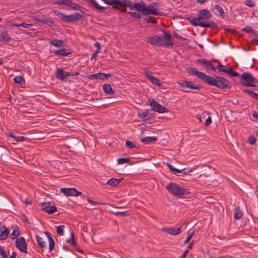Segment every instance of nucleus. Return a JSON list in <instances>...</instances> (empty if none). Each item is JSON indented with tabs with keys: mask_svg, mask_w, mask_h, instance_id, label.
Here are the masks:
<instances>
[{
	"mask_svg": "<svg viewBox=\"0 0 258 258\" xmlns=\"http://www.w3.org/2000/svg\"><path fill=\"white\" fill-rule=\"evenodd\" d=\"M189 70V73L196 76L204 83L210 86L216 87L220 89H230L231 88L229 81L223 77L208 76L204 73L199 72L195 68H190Z\"/></svg>",
	"mask_w": 258,
	"mask_h": 258,
	"instance_id": "f257e3e1",
	"label": "nucleus"
},
{
	"mask_svg": "<svg viewBox=\"0 0 258 258\" xmlns=\"http://www.w3.org/2000/svg\"><path fill=\"white\" fill-rule=\"evenodd\" d=\"M173 35H174V36L178 40H182V41H184V40H186V39H185V38L184 37H182L180 36H179L175 31H173Z\"/></svg>",
	"mask_w": 258,
	"mask_h": 258,
	"instance_id": "864d4df0",
	"label": "nucleus"
},
{
	"mask_svg": "<svg viewBox=\"0 0 258 258\" xmlns=\"http://www.w3.org/2000/svg\"><path fill=\"white\" fill-rule=\"evenodd\" d=\"M245 5L250 8H253L255 6V4L252 0H246Z\"/></svg>",
	"mask_w": 258,
	"mask_h": 258,
	"instance_id": "de8ad7c7",
	"label": "nucleus"
},
{
	"mask_svg": "<svg viewBox=\"0 0 258 258\" xmlns=\"http://www.w3.org/2000/svg\"><path fill=\"white\" fill-rule=\"evenodd\" d=\"M48 240L49 242V251H51L54 248L55 242L52 237H49Z\"/></svg>",
	"mask_w": 258,
	"mask_h": 258,
	"instance_id": "72a5a7b5",
	"label": "nucleus"
},
{
	"mask_svg": "<svg viewBox=\"0 0 258 258\" xmlns=\"http://www.w3.org/2000/svg\"><path fill=\"white\" fill-rule=\"evenodd\" d=\"M150 105L152 109L159 113L168 112V110L164 106L159 104L158 102L156 101L154 99L151 100Z\"/></svg>",
	"mask_w": 258,
	"mask_h": 258,
	"instance_id": "6e6552de",
	"label": "nucleus"
},
{
	"mask_svg": "<svg viewBox=\"0 0 258 258\" xmlns=\"http://www.w3.org/2000/svg\"><path fill=\"white\" fill-rule=\"evenodd\" d=\"M114 214L116 216L120 215L122 217H125L128 216L129 215V214L127 211H124V212H113Z\"/></svg>",
	"mask_w": 258,
	"mask_h": 258,
	"instance_id": "37998d69",
	"label": "nucleus"
},
{
	"mask_svg": "<svg viewBox=\"0 0 258 258\" xmlns=\"http://www.w3.org/2000/svg\"><path fill=\"white\" fill-rule=\"evenodd\" d=\"M151 72L149 73L146 72L144 73V75L148 80H149L151 82L152 84L157 86H160L161 84L160 83L159 80L157 79L156 77H155L154 76H152L151 75Z\"/></svg>",
	"mask_w": 258,
	"mask_h": 258,
	"instance_id": "a211bd4d",
	"label": "nucleus"
},
{
	"mask_svg": "<svg viewBox=\"0 0 258 258\" xmlns=\"http://www.w3.org/2000/svg\"><path fill=\"white\" fill-rule=\"evenodd\" d=\"M147 23H151L152 24H156L157 20L154 17L149 16L147 18L145 19Z\"/></svg>",
	"mask_w": 258,
	"mask_h": 258,
	"instance_id": "a19ab883",
	"label": "nucleus"
},
{
	"mask_svg": "<svg viewBox=\"0 0 258 258\" xmlns=\"http://www.w3.org/2000/svg\"><path fill=\"white\" fill-rule=\"evenodd\" d=\"M11 40V38L7 32H2L0 35V42L5 43L9 42Z\"/></svg>",
	"mask_w": 258,
	"mask_h": 258,
	"instance_id": "393cba45",
	"label": "nucleus"
},
{
	"mask_svg": "<svg viewBox=\"0 0 258 258\" xmlns=\"http://www.w3.org/2000/svg\"><path fill=\"white\" fill-rule=\"evenodd\" d=\"M79 75V72H64L62 69H58L56 73V77L61 81L64 80L68 76H75Z\"/></svg>",
	"mask_w": 258,
	"mask_h": 258,
	"instance_id": "1a4fd4ad",
	"label": "nucleus"
},
{
	"mask_svg": "<svg viewBox=\"0 0 258 258\" xmlns=\"http://www.w3.org/2000/svg\"><path fill=\"white\" fill-rule=\"evenodd\" d=\"M194 234H195L194 231H192L190 234H189L186 237V239L184 240V243L186 244V243H188L190 241V240H191L192 236L194 235Z\"/></svg>",
	"mask_w": 258,
	"mask_h": 258,
	"instance_id": "09e8293b",
	"label": "nucleus"
},
{
	"mask_svg": "<svg viewBox=\"0 0 258 258\" xmlns=\"http://www.w3.org/2000/svg\"><path fill=\"white\" fill-rule=\"evenodd\" d=\"M242 30L243 31L245 32L246 33H251L254 34L255 33L254 30L252 29L251 27H249V26H246V27H244V28H243L242 29Z\"/></svg>",
	"mask_w": 258,
	"mask_h": 258,
	"instance_id": "79ce46f5",
	"label": "nucleus"
},
{
	"mask_svg": "<svg viewBox=\"0 0 258 258\" xmlns=\"http://www.w3.org/2000/svg\"><path fill=\"white\" fill-rule=\"evenodd\" d=\"M0 232V240L6 239L9 234L8 228L5 225H4L1 227Z\"/></svg>",
	"mask_w": 258,
	"mask_h": 258,
	"instance_id": "aec40b11",
	"label": "nucleus"
},
{
	"mask_svg": "<svg viewBox=\"0 0 258 258\" xmlns=\"http://www.w3.org/2000/svg\"><path fill=\"white\" fill-rule=\"evenodd\" d=\"M35 237L39 246L42 248H46L47 247L46 244L43 241L42 238L38 234L36 235Z\"/></svg>",
	"mask_w": 258,
	"mask_h": 258,
	"instance_id": "cd10ccee",
	"label": "nucleus"
},
{
	"mask_svg": "<svg viewBox=\"0 0 258 258\" xmlns=\"http://www.w3.org/2000/svg\"><path fill=\"white\" fill-rule=\"evenodd\" d=\"M194 23L196 25H199L203 28H210L212 29L217 28V24L214 22H201L199 24H197L194 22Z\"/></svg>",
	"mask_w": 258,
	"mask_h": 258,
	"instance_id": "6ab92c4d",
	"label": "nucleus"
},
{
	"mask_svg": "<svg viewBox=\"0 0 258 258\" xmlns=\"http://www.w3.org/2000/svg\"><path fill=\"white\" fill-rule=\"evenodd\" d=\"M41 206L42 207V210L49 214H52L57 211L56 207L54 206H51L49 202L42 203L41 204Z\"/></svg>",
	"mask_w": 258,
	"mask_h": 258,
	"instance_id": "2eb2a0df",
	"label": "nucleus"
},
{
	"mask_svg": "<svg viewBox=\"0 0 258 258\" xmlns=\"http://www.w3.org/2000/svg\"><path fill=\"white\" fill-rule=\"evenodd\" d=\"M32 26V24H27L25 23H20V27H23L24 28H28L29 26Z\"/></svg>",
	"mask_w": 258,
	"mask_h": 258,
	"instance_id": "680f3d73",
	"label": "nucleus"
},
{
	"mask_svg": "<svg viewBox=\"0 0 258 258\" xmlns=\"http://www.w3.org/2000/svg\"><path fill=\"white\" fill-rule=\"evenodd\" d=\"M117 5L114 6L113 5L112 8L115 10H120L121 12L122 13H126V7H122V8L121 9L120 7H118L117 6Z\"/></svg>",
	"mask_w": 258,
	"mask_h": 258,
	"instance_id": "8fccbe9b",
	"label": "nucleus"
},
{
	"mask_svg": "<svg viewBox=\"0 0 258 258\" xmlns=\"http://www.w3.org/2000/svg\"><path fill=\"white\" fill-rule=\"evenodd\" d=\"M150 111V110L147 109L145 111L143 112L140 114V117L144 120H148L150 118V116H149Z\"/></svg>",
	"mask_w": 258,
	"mask_h": 258,
	"instance_id": "2f4dec72",
	"label": "nucleus"
},
{
	"mask_svg": "<svg viewBox=\"0 0 258 258\" xmlns=\"http://www.w3.org/2000/svg\"><path fill=\"white\" fill-rule=\"evenodd\" d=\"M197 62L205 66V65L206 64L207 62V60H206V59L199 58L197 60Z\"/></svg>",
	"mask_w": 258,
	"mask_h": 258,
	"instance_id": "4d7b16f0",
	"label": "nucleus"
},
{
	"mask_svg": "<svg viewBox=\"0 0 258 258\" xmlns=\"http://www.w3.org/2000/svg\"><path fill=\"white\" fill-rule=\"evenodd\" d=\"M234 218L235 220H239L243 216V213L238 206L235 207L233 212Z\"/></svg>",
	"mask_w": 258,
	"mask_h": 258,
	"instance_id": "4be33fe9",
	"label": "nucleus"
},
{
	"mask_svg": "<svg viewBox=\"0 0 258 258\" xmlns=\"http://www.w3.org/2000/svg\"><path fill=\"white\" fill-rule=\"evenodd\" d=\"M205 67L207 70L211 69L214 71H215L216 70V67L211 62V61L207 60L206 64L205 65Z\"/></svg>",
	"mask_w": 258,
	"mask_h": 258,
	"instance_id": "473e14b6",
	"label": "nucleus"
},
{
	"mask_svg": "<svg viewBox=\"0 0 258 258\" xmlns=\"http://www.w3.org/2000/svg\"><path fill=\"white\" fill-rule=\"evenodd\" d=\"M99 73H98L97 74L90 75L88 76V78L90 80H95V79H99Z\"/></svg>",
	"mask_w": 258,
	"mask_h": 258,
	"instance_id": "603ef678",
	"label": "nucleus"
},
{
	"mask_svg": "<svg viewBox=\"0 0 258 258\" xmlns=\"http://www.w3.org/2000/svg\"><path fill=\"white\" fill-rule=\"evenodd\" d=\"M132 10L135 9L138 12H141L144 15H149L150 14L162 16V13L157 11L156 9L148 8V6L143 2L141 3H134L132 5Z\"/></svg>",
	"mask_w": 258,
	"mask_h": 258,
	"instance_id": "20e7f679",
	"label": "nucleus"
},
{
	"mask_svg": "<svg viewBox=\"0 0 258 258\" xmlns=\"http://www.w3.org/2000/svg\"><path fill=\"white\" fill-rule=\"evenodd\" d=\"M60 191L66 196L78 197L82 195V192L78 191L75 188H61Z\"/></svg>",
	"mask_w": 258,
	"mask_h": 258,
	"instance_id": "ddd939ff",
	"label": "nucleus"
},
{
	"mask_svg": "<svg viewBox=\"0 0 258 258\" xmlns=\"http://www.w3.org/2000/svg\"><path fill=\"white\" fill-rule=\"evenodd\" d=\"M91 204L93 205H105L104 203H101L100 202H98V201H93V200L91 202Z\"/></svg>",
	"mask_w": 258,
	"mask_h": 258,
	"instance_id": "0e129e2a",
	"label": "nucleus"
},
{
	"mask_svg": "<svg viewBox=\"0 0 258 258\" xmlns=\"http://www.w3.org/2000/svg\"><path fill=\"white\" fill-rule=\"evenodd\" d=\"M251 75L247 73H243L241 76L240 82L241 83L245 86L254 87L256 85L251 83L250 78Z\"/></svg>",
	"mask_w": 258,
	"mask_h": 258,
	"instance_id": "9b49d317",
	"label": "nucleus"
},
{
	"mask_svg": "<svg viewBox=\"0 0 258 258\" xmlns=\"http://www.w3.org/2000/svg\"><path fill=\"white\" fill-rule=\"evenodd\" d=\"M215 8L219 12L220 16L222 18H224V11H223V9L218 5H216L215 6Z\"/></svg>",
	"mask_w": 258,
	"mask_h": 258,
	"instance_id": "ea45409f",
	"label": "nucleus"
},
{
	"mask_svg": "<svg viewBox=\"0 0 258 258\" xmlns=\"http://www.w3.org/2000/svg\"><path fill=\"white\" fill-rule=\"evenodd\" d=\"M157 140L158 139L156 137H147L142 138L141 141L143 143L149 144L150 143L156 142Z\"/></svg>",
	"mask_w": 258,
	"mask_h": 258,
	"instance_id": "b1692460",
	"label": "nucleus"
},
{
	"mask_svg": "<svg viewBox=\"0 0 258 258\" xmlns=\"http://www.w3.org/2000/svg\"><path fill=\"white\" fill-rule=\"evenodd\" d=\"M56 15L64 22L73 23L81 20H84L85 17L83 15L79 13H76L74 15H66L62 12L55 11Z\"/></svg>",
	"mask_w": 258,
	"mask_h": 258,
	"instance_id": "423d86ee",
	"label": "nucleus"
},
{
	"mask_svg": "<svg viewBox=\"0 0 258 258\" xmlns=\"http://www.w3.org/2000/svg\"><path fill=\"white\" fill-rule=\"evenodd\" d=\"M166 189L172 195L178 198H189L191 193L187 188H182L175 183L170 182L166 186Z\"/></svg>",
	"mask_w": 258,
	"mask_h": 258,
	"instance_id": "7ed1b4c3",
	"label": "nucleus"
},
{
	"mask_svg": "<svg viewBox=\"0 0 258 258\" xmlns=\"http://www.w3.org/2000/svg\"><path fill=\"white\" fill-rule=\"evenodd\" d=\"M125 146H126L127 148H128L129 149L134 148L136 147L135 144L130 141H126Z\"/></svg>",
	"mask_w": 258,
	"mask_h": 258,
	"instance_id": "49530a36",
	"label": "nucleus"
},
{
	"mask_svg": "<svg viewBox=\"0 0 258 258\" xmlns=\"http://www.w3.org/2000/svg\"><path fill=\"white\" fill-rule=\"evenodd\" d=\"M127 14H129L133 18L137 19H140L141 18V15L137 13L128 12H127Z\"/></svg>",
	"mask_w": 258,
	"mask_h": 258,
	"instance_id": "a18cd8bd",
	"label": "nucleus"
},
{
	"mask_svg": "<svg viewBox=\"0 0 258 258\" xmlns=\"http://www.w3.org/2000/svg\"><path fill=\"white\" fill-rule=\"evenodd\" d=\"M198 13V17L197 18L190 19L187 18V20L189 22L190 24L194 26H197L194 23V22L197 24H199L201 22H204L201 21L202 20H209L212 17V14L209 10L207 9L198 10L197 11Z\"/></svg>",
	"mask_w": 258,
	"mask_h": 258,
	"instance_id": "39448f33",
	"label": "nucleus"
},
{
	"mask_svg": "<svg viewBox=\"0 0 258 258\" xmlns=\"http://www.w3.org/2000/svg\"><path fill=\"white\" fill-rule=\"evenodd\" d=\"M53 53L57 56H66L71 54L72 52L70 49L61 48L59 50H56L53 51Z\"/></svg>",
	"mask_w": 258,
	"mask_h": 258,
	"instance_id": "412c9836",
	"label": "nucleus"
},
{
	"mask_svg": "<svg viewBox=\"0 0 258 258\" xmlns=\"http://www.w3.org/2000/svg\"><path fill=\"white\" fill-rule=\"evenodd\" d=\"M256 141V139L253 136H249L248 138V142L250 145L254 144Z\"/></svg>",
	"mask_w": 258,
	"mask_h": 258,
	"instance_id": "5fc2aeb1",
	"label": "nucleus"
},
{
	"mask_svg": "<svg viewBox=\"0 0 258 258\" xmlns=\"http://www.w3.org/2000/svg\"><path fill=\"white\" fill-rule=\"evenodd\" d=\"M71 241H72V244L75 247H76L77 246V243L75 241V235H74V232H72L71 233Z\"/></svg>",
	"mask_w": 258,
	"mask_h": 258,
	"instance_id": "6e6d98bb",
	"label": "nucleus"
},
{
	"mask_svg": "<svg viewBox=\"0 0 258 258\" xmlns=\"http://www.w3.org/2000/svg\"><path fill=\"white\" fill-rule=\"evenodd\" d=\"M178 84L183 88H187L191 89H196L199 90L201 87L197 84H194L190 81L182 80L178 83Z\"/></svg>",
	"mask_w": 258,
	"mask_h": 258,
	"instance_id": "4468645a",
	"label": "nucleus"
},
{
	"mask_svg": "<svg viewBox=\"0 0 258 258\" xmlns=\"http://www.w3.org/2000/svg\"><path fill=\"white\" fill-rule=\"evenodd\" d=\"M112 75V74H105V73H99V79L101 80H105L108 77H111Z\"/></svg>",
	"mask_w": 258,
	"mask_h": 258,
	"instance_id": "f704fd0d",
	"label": "nucleus"
},
{
	"mask_svg": "<svg viewBox=\"0 0 258 258\" xmlns=\"http://www.w3.org/2000/svg\"><path fill=\"white\" fill-rule=\"evenodd\" d=\"M8 153V149L6 147L2 146V149H0V156L7 155Z\"/></svg>",
	"mask_w": 258,
	"mask_h": 258,
	"instance_id": "58836bf2",
	"label": "nucleus"
},
{
	"mask_svg": "<svg viewBox=\"0 0 258 258\" xmlns=\"http://www.w3.org/2000/svg\"><path fill=\"white\" fill-rule=\"evenodd\" d=\"M94 46L97 48V50L96 51H97V53H99L100 50L101 49V46H100V44L99 42H96L94 44Z\"/></svg>",
	"mask_w": 258,
	"mask_h": 258,
	"instance_id": "052dcab7",
	"label": "nucleus"
},
{
	"mask_svg": "<svg viewBox=\"0 0 258 258\" xmlns=\"http://www.w3.org/2000/svg\"><path fill=\"white\" fill-rule=\"evenodd\" d=\"M23 80H24V78L21 76H16L14 78V81L16 84H21Z\"/></svg>",
	"mask_w": 258,
	"mask_h": 258,
	"instance_id": "c03bdc74",
	"label": "nucleus"
},
{
	"mask_svg": "<svg viewBox=\"0 0 258 258\" xmlns=\"http://www.w3.org/2000/svg\"><path fill=\"white\" fill-rule=\"evenodd\" d=\"M167 165L170 169V170L173 172L174 171V169H175V167H174L173 166H172L170 163H167Z\"/></svg>",
	"mask_w": 258,
	"mask_h": 258,
	"instance_id": "774afa93",
	"label": "nucleus"
},
{
	"mask_svg": "<svg viewBox=\"0 0 258 258\" xmlns=\"http://www.w3.org/2000/svg\"><path fill=\"white\" fill-rule=\"evenodd\" d=\"M14 139L17 142H22L25 141L26 139V138H25L23 136H18L17 135H15V137H14Z\"/></svg>",
	"mask_w": 258,
	"mask_h": 258,
	"instance_id": "3c124183",
	"label": "nucleus"
},
{
	"mask_svg": "<svg viewBox=\"0 0 258 258\" xmlns=\"http://www.w3.org/2000/svg\"><path fill=\"white\" fill-rule=\"evenodd\" d=\"M105 4L111 6L116 5L120 7H129L131 10H132L133 3L130 0H101Z\"/></svg>",
	"mask_w": 258,
	"mask_h": 258,
	"instance_id": "0eeeda50",
	"label": "nucleus"
},
{
	"mask_svg": "<svg viewBox=\"0 0 258 258\" xmlns=\"http://www.w3.org/2000/svg\"><path fill=\"white\" fill-rule=\"evenodd\" d=\"M243 92L247 93L253 98L258 100V94L254 92L253 91L249 90H244Z\"/></svg>",
	"mask_w": 258,
	"mask_h": 258,
	"instance_id": "c9c22d12",
	"label": "nucleus"
},
{
	"mask_svg": "<svg viewBox=\"0 0 258 258\" xmlns=\"http://www.w3.org/2000/svg\"><path fill=\"white\" fill-rule=\"evenodd\" d=\"M251 83H253L258 82V80L252 76V75H251V78H250Z\"/></svg>",
	"mask_w": 258,
	"mask_h": 258,
	"instance_id": "338daca9",
	"label": "nucleus"
},
{
	"mask_svg": "<svg viewBox=\"0 0 258 258\" xmlns=\"http://www.w3.org/2000/svg\"><path fill=\"white\" fill-rule=\"evenodd\" d=\"M64 226L63 225H60L57 227L56 232L59 235H62L64 233Z\"/></svg>",
	"mask_w": 258,
	"mask_h": 258,
	"instance_id": "4c0bfd02",
	"label": "nucleus"
},
{
	"mask_svg": "<svg viewBox=\"0 0 258 258\" xmlns=\"http://www.w3.org/2000/svg\"><path fill=\"white\" fill-rule=\"evenodd\" d=\"M182 170L183 174H186L189 172H191L192 170V168H184L183 169H182Z\"/></svg>",
	"mask_w": 258,
	"mask_h": 258,
	"instance_id": "13d9d810",
	"label": "nucleus"
},
{
	"mask_svg": "<svg viewBox=\"0 0 258 258\" xmlns=\"http://www.w3.org/2000/svg\"><path fill=\"white\" fill-rule=\"evenodd\" d=\"M49 44L56 47L62 46L63 41L62 40L53 39L49 42Z\"/></svg>",
	"mask_w": 258,
	"mask_h": 258,
	"instance_id": "7c9ffc66",
	"label": "nucleus"
},
{
	"mask_svg": "<svg viewBox=\"0 0 258 258\" xmlns=\"http://www.w3.org/2000/svg\"><path fill=\"white\" fill-rule=\"evenodd\" d=\"M37 16H35V20H36V21H38V22H41L43 24H47L48 26H52L53 23H54V22L51 20L50 19H38L37 18H36Z\"/></svg>",
	"mask_w": 258,
	"mask_h": 258,
	"instance_id": "c85d7f7f",
	"label": "nucleus"
},
{
	"mask_svg": "<svg viewBox=\"0 0 258 258\" xmlns=\"http://www.w3.org/2000/svg\"><path fill=\"white\" fill-rule=\"evenodd\" d=\"M122 179V178L116 179L111 178L108 180L107 184L112 186H116L120 183Z\"/></svg>",
	"mask_w": 258,
	"mask_h": 258,
	"instance_id": "bb28decb",
	"label": "nucleus"
},
{
	"mask_svg": "<svg viewBox=\"0 0 258 258\" xmlns=\"http://www.w3.org/2000/svg\"><path fill=\"white\" fill-rule=\"evenodd\" d=\"M188 252H189V250L188 249L186 250L183 252V253L181 255L180 258H185L187 256Z\"/></svg>",
	"mask_w": 258,
	"mask_h": 258,
	"instance_id": "69168bd1",
	"label": "nucleus"
},
{
	"mask_svg": "<svg viewBox=\"0 0 258 258\" xmlns=\"http://www.w3.org/2000/svg\"><path fill=\"white\" fill-rule=\"evenodd\" d=\"M16 246L21 252L27 253V244L23 237H20L16 239Z\"/></svg>",
	"mask_w": 258,
	"mask_h": 258,
	"instance_id": "9d476101",
	"label": "nucleus"
},
{
	"mask_svg": "<svg viewBox=\"0 0 258 258\" xmlns=\"http://www.w3.org/2000/svg\"><path fill=\"white\" fill-rule=\"evenodd\" d=\"M162 32L163 33V37L165 40L159 36H154L148 38L147 42L154 46H164L165 47H172L174 43L171 42V35L169 31L163 29Z\"/></svg>",
	"mask_w": 258,
	"mask_h": 258,
	"instance_id": "f03ea898",
	"label": "nucleus"
},
{
	"mask_svg": "<svg viewBox=\"0 0 258 258\" xmlns=\"http://www.w3.org/2000/svg\"><path fill=\"white\" fill-rule=\"evenodd\" d=\"M20 228L16 226L11 235V238L12 239H16L18 236L20 235Z\"/></svg>",
	"mask_w": 258,
	"mask_h": 258,
	"instance_id": "c756f323",
	"label": "nucleus"
},
{
	"mask_svg": "<svg viewBox=\"0 0 258 258\" xmlns=\"http://www.w3.org/2000/svg\"><path fill=\"white\" fill-rule=\"evenodd\" d=\"M88 2L89 3L92 7L95 8L98 11H102L105 9L104 7L99 6L95 0H88Z\"/></svg>",
	"mask_w": 258,
	"mask_h": 258,
	"instance_id": "a878e982",
	"label": "nucleus"
},
{
	"mask_svg": "<svg viewBox=\"0 0 258 258\" xmlns=\"http://www.w3.org/2000/svg\"><path fill=\"white\" fill-rule=\"evenodd\" d=\"M57 5H64L68 7L67 10H74L75 9H78L79 8V5L74 3L72 1H69L68 2L66 1H58L56 3Z\"/></svg>",
	"mask_w": 258,
	"mask_h": 258,
	"instance_id": "dca6fc26",
	"label": "nucleus"
},
{
	"mask_svg": "<svg viewBox=\"0 0 258 258\" xmlns=\"http://www.w3.org/2000/svg\"><path fill=\"white\" fill-rule=\"evenodd\" d=\"M103 90L107 95H112L115 93V91L112 89L110 85L108 84H104L103 85Z\"/></svg>",
	"mask_w": 258,
	"mask_h": 258,
	"instance_id": "5701e85b",
	"label": "nucleus"
},
{
	"mask_svg": "<svg viewBox=\"0 0 258 258\" xmlns=\"http://www.w3.org/2000/svg\"><path fill=\"white\" fill-rule=\"evenodd\" d=\"M162 230L172 235H176L181 232V227L177 228L163 227Z\"/></svg>",
	"mask_w": 258,
	"mask_h": 258,
	"instance_id": "f3484780",
	"label": "nucleus"
},
{
	"mask_svg": "<svg viewBox=\"0 0 258 258\" xmlns=\"http://www.w3.org/2000/svg\"><path fill=\"white\" fill-rule=\"evenodd\" d=\"M158 6V4L157 3H156L155 2H152V3H151V4H150L149 5L148 8L153 9V8L154 7H155V6Z\"/></svg>",
	"mask_w": 258,
	"mask_h": 258,
	"instance_id": "e2e57ef3",
	"label": "nucleus"
},
{
	"mask_svg": "<svg viewBox=\"0 0 258 258\" xmlns=\"http://www.w3.org/2000/svg\"><path fill=\"white\" fill-rule=\"evenodd\" d=\"M117 163L119 164H123L129 163L130 159L128 158H118L117 160Z\"/></svg>",
	"mask_w": 258,
	"mask_h": 258,
	"instance_id": "e433bc0d",
	"label": "nucleus"
},
{
	"mask_svg": "<svg viewBox=\"0 0 258 258\" xmlns=\"http://www.w3.org/2000/svg\"><path fill=\"white\" fill-rule=\"evenodd\" d=\"M212 122V118L211 116H209L205 121V126H208Z\"/></svg>",
	"mask_w": 258,
	"mask_h": 258,
	"instance_id": "bf43d9fd",
	"label": "nucleus"
},
{
	"mask_svg": "<svg viewBox=\"0 0 258 258\" xmlns=\"http://www.w3.org/2000/svg\"><path fill=\"white\" fill-rule=\"evenodd\" d=\"M216 70L219 72H223L226 73L231 76L232 77H236L239 76V74L234 71L230 68H226V67L223 64L218 65L217 67H216Z\"/></svg>",
	"mask_w": 258,
	"mask_h": 258,
	"instance_id": "f8f14e48",
	"label": "nucleus"
}]
</instances>
